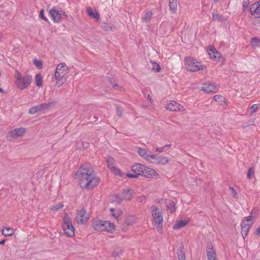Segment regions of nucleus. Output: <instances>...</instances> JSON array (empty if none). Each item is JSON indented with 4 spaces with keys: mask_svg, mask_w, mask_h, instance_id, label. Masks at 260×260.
I'll return each instance as SVG.
<instances>
[{
    "mask_svg": "<svg viewBox=\"0 0 260 260\" xmlns=\"http://www.w3.org/2000/svg\"><path fill=\"white\" fill-rule=\"evenodd\" d=\"M76 176L82 188H93L99 183L100 179L95 176L92 169L88 165L82 166L77 172Z\"/></svg>",
    "mask_w": 260,
    "mask_h": 260,
    "instance_id": "f257e3e1",
    "label": "nucleus"
},
{
    "mask_svg": "<svg viewBox=\"0 0 260 260\" xmlns=\"http://www.w3.org/2000/svg\"><path fill=\"white\" fill-rule=\"evenodd\" d=\"M69 71L70 68L64 62L57 65L54 74L52 76L56 86L60 87L66 82L67 79L66 75L69 73Z\"/></svg>",
    "mask_w": 260,
    "mask_h": 260,
    "instance_id": "f03ea898",
    "label": "nucleus"
},
{
    "mask_svg": "<svg viewBox=\"0 0 260 260\" xmlns=\"http://www.w3.org/2000/svg\"><path fill=\"white\" fill-rule=\"evenodd\" d=\"M150 212L153 219V223L157 230L161 233L162 226L164 221L162 210L158 207L152 205L150 207Z\"/></svg>",
    "mask_w": 260,
    "mask_h": 260,
    "instance_id": "7ed1b4c3",
    "label": "nucleus"
},
{
    "mask_svg": "<svg viewBox=\"0 0 260 260\" xmlns=\"http://www.w3.org/2000/svg\"><path fill=\"white\" fill-rule=\"evenodd\" d=\"M185 68L189 72H198L200 70H204L206 67L201 62L197 61L195 58L191 57H186L184 59Z\"/></svg>",
    "mask_w": 260,
    "mask_h": 260,
    "instance_id": "20e7f679",
    "label": "nucleus"
},
{
    "mask_svg": "<svg viewBox=\"0 0 260 260\" xmlns=\"http://www.w3.org/2000/svg\"><path fill=\"white\" fill-rule=\"evenodd\" d=\"M92 225L97 231H107L112 233L115 230L114 224L110 221L95 219L93 221Z\"/></svg>",
    "mask_w": 260,
    "mask_h": 260,
    "instance_id": "39448f33",
    "label": "nucleus"
},
{
    "mask_svg": "<svg viewBox=\"0 0 260 260\" xmlns=\"http://www.w3.org/2000/svg\"><path fill=\"white\" fill-rule=\"evenodd\" d=\"M15 84L17 88L20 90H23L28 87L31 82L32 77L29 75L22 76L18 71L15 72Z\"/></svg>",
    "mask_w": 260,
    "mask_h": 260,
    "instance_id": "423d86ee",
    "label": "nucleus"
},
{
    "mask_svg": "<svg viewBox=\"0 0 260 260\" xmlns=\"http://www.w3.org/2000/svg\"><path fill=\"white\" fill-rule=\"evenodd\" d=\"M62 230L69 237H72L75 235V229L73 225L71 217L68 213L64 215L62 222Z\"/></svg>",
    "mask_w": 260,
    "mask_h": 260,
    "instance_id": "0eeeda50",
    "label": "nucleus"
},
{
    "mask_svg": "<svg viewBox=\"0 0 260 260\" xmlns=\"http://www.w3.org/2000/svg\"><path fill=\"white\" fill-rule=\"evenodd\" d=\"M133 194V190L129 189L124 190L120 194L114 196L113 201L120 203L124 201H129L131 199Z\"/></svg>",
    "mask_w": 260,
    "mask_h": 260,
    "instance_id": "6e6552de",
    "label": "nucleus"
},
{
    "mask_svg": "<svg viewBox=\"0 0 260 260\" xmlns=\"http://www.w3.org/2000/svg\"><path fill=\"white\" fill-rule=\"evenodd\" d=\"M49 14L55 23H59L63 17H67V15L64 11L57 9L55 7L49 10Z\"/></svg>",
    "mask_w": 260,
    "mask_h": 260,
    "instance_id": "1a4fd4ad",
    "label": "nucleus"
},
{
    "mask_svg": "<svg viewBox=\"0 0 260 260\" xmlns=\"http://www.w3.org/2000/svg\"><path fill=\"white\" fill-rule=\"evenodd\" d=\"M144 165L140 164H137L132 167V171L134 174L126 173L125 174L124 178L128 177L131 178H137L139 176H142L143 172Z\"/></svg>",
    "mask_w": 260,
    "mask_h": 260,
    "instance_id": "9d476101",
    "label": "nucleus"
},
{
    "mask_svg": "<svg viewBox=\"0 0 260 260\" xmlns=\"http://www.w3.org/2000/svg\"><path fill=\"white\" fill-rule=\"evenodd\" d=\"M107 165L108 168L115 175H118L120 177H124L125 173L122 172L118 169L115 163L113 158L110 156H108L106 158Z\"/></svg>",
    "mask_w": 260,
    "mask_h": 260,
    "instance_id": "9b49d317",
    "label": "nucleus"
},
{
    "mask_svg": "<svg viewBox=\"0 0 260 260\" xmlns=\"http://www.w3.org/2000/svg\"><path fill=\"white\" fill-rule=\"evenodd\" d=\"M26 133V129L23 127L15 128L10 131L7 138L10 141H14L18 137H23Z\"/></svg>",
    "mask_w": 260,
    "mask_h": 260,
    "instance_id": "f8f14e48",
    "label": "nucleus"
},
{
    "mask_svg": "<svg viewBox=\"0 0 260 260\" xmlns=\"http://www.w3.org/2000/svg\"><path fill=\"white\" fill-rule=\"evenodd\" d=\"M89 219V215L84 209L77 210L75 220L77 223L83 224L86 222Z\"/></svg>",
    "mask_w": 260,
    "mask_h": 260,
    "instance_id": "ddd939ff",
    "label": "nucleus"
},
{
    "mask_svg": "<svg viewBox=\"0 0 260 260\" xmlns=\"http://www.w3.org/2000/svg\"><path fill=\"white\" fill-rule=\"evenodd\" d=\"M252 224L251 216H249L244 219L241 223V234L244 239L248 235L249 230Z\"/></svg>",
    "mask_w": 260,
    "mask_h": 260,
    "instance_id": "4468645a",
    "label": "nucleus"
},
{
    "mask_svg": "<svg viewBox=\"0 0 260 260\" xmlns=\"http://www.w3.org/2000/svg\"><path fill=\"white\" fill-rule=\"evenodd\" d=\"M51 103H44L35 107H33L29 109V113L30 114H34L38 112H43L49 109L51 106Z\"/></svg>",
    "mask_w": 260,
    "mask_h": 260,
    "instance_id": "2eb2a0df",
    "label": "nucleus"
},
{
    "mask_svg": "<svg viewBox=\"0 0 260 260\" xmlns=\"http://www.w3.org/2000/svg\"><path fill=\"white\" fill-rule=\"evenodd\" d=\"M166 108L169 111H181L183 112L185 109L183 106L179 103L174 101H171L167 104L166 106Z\"/></svg>",
    "mask_w": 260,
    "mask_h": 260,
    "instance_id": "dca6fc26",
    "label": "nucleus"
},
{
    "mask_svg": "<svg viewBox=\"0 0 260 260\" xmlns=\"http://www.w3.org/2000/svg\"><path fill=\"white\" fill-rule=\"evenodd\" d=\"M154 157L151 158V161L149 162L157 165H166L169 162L168 158L166 156H158L156 155H152Z\"/></svg>",
    "mask_w": 260,
    "mask_h": 260,
    "instance_id": "f3484780",
    "label": "nucleus"
},
{
    "mask_svg": "<svg viewBox=\"0 0 260 260\" xmlns=\"http://www.w3.org/2000/svg\"><path fill=\"white\" fill-rule=\"evenodd\" d=\"M250 12L252 16L260 18V1L253 4L250 6Z\"/></svg>",
    "mask_w": 260,
    "mask_h": 260,
    "instance_id": "a211bd4d",
    "label": "nucleus"
},
{
    "mask_svg": "<svg viewBox=\"0 0 260 260\" xmlns=\"http://www.w3.org/2000/svg\"><path fill=\"white\" fill-rule=\"evenodd\" d=\"M202 90L207 93L215 92L217 90V87L214 83H207L203 85Z\"/></svg>",
    "mask_w": 260,
    "mask_h": 260,
    "instance_id": "6ab92c4d",
    "label": "nucleus"
},
{
    "mask_svg": "<svg viewBox=\"0 0 260 260\" xmlns=\"http://www.w3.org/2000/svg\"><path fill=\"white\" fill-rule=\"evenodd\" d=\"M207 256L208 260L216 259V254L215 251L213 249L211 243L208 244L207 247Z\"/></svg>",
    "mask_w": 260,
    "mask_h": 260,
    "instance_id": "aec40b11",
    "label": "nucleus"
},
{
    "mask_svg": "<svg viewBox=\"0 0 260 260\" xmlns=\"http://www.w3.org/2000/svg\"><path fill=\"white\" fill-rule=\"evenodd\" d=\"M144 169H143L142 176H144L145 177H152L153 176L157 175L156 172L153 169L146 167L145 166H144Z\"/></svg>",
    "mask_w": 260,
    "mask_h": 260,
    "instance_id": "412c9836",
    "label": "nucleus"
},
{
    "mask_svg": "<svg viewBox=\"0 0 260 260\" xmlns=\"http://www.w3.org/2000/svg\"><path fill=\"white\" fill-rule=\"evenodd\" d=\"M139 154L148 161H151V158L154 157L152 155L147 153V150L142 148H139L138 149Z\"/></svg>",
    "mask_w": 260,
    "mask_h": 260,
    "instance_id": "4be33fe9",
    "label": "nucleus"
},
{
    "mask_svg": "<svg viewBox=\"0 0 260 260\" xmlns=\"http://www.w3.org/2000/svg\"><path fill=\"white\" fill-rule=\"evenodd\" d=\"M86 12L89 16L91 18L99 20L100 18V15L96 11H93L92 8L90 7H87L86 8Z\"/></svg>",
    "mask_w": 260,
    "mask_h": 260,
    "instance_id": "5701e85b",
    "label": "nucleus"
},
{
    "mask_svg": "<svg viewBox=\"0 0 260 260\" xmlns=\"http://www.w3.org/2000/svg\"><path fill=\"white\" fill-rule=\"evenodd\" d=\"M166 204L167 210L170 213H173L176 211V208L174 202L171 200H167L166 201Z\"/></svg>",
    "mask_w": 260,
    "mask_h": 260,
    "instance_id": "b1692460",
    "label": "nucleus"
},
{
    "mask_svg": "<svg viewBox=\"0 0 260 260\" xmlns=\"http://www.w3.org/2000/svg\"><path fill=\"white\" fill-rule=\"evenodd\" d=\"M2 233L5 237L11 236L15 234V230L12 228L6 227L2 230Z\"/></svg>",
    "mask_w": 260,
    "mask_h": 260,
    "instance_id": "393cba45",
    "label": "nucleus"
},
{
    "mask_svg": "<svg viewBox=\"0 0 260 260\" xmlns=\"http://www.w3.org/2000/svg\"><path fill=\"white\" fill-rule=\"evenodd\" d=\"M188 220L177 221L173 225V229L174 230H179L183 227H184L188 223Z\"/></svg>",
    "mask_w": 260,
    "mask_h": 260,
    "instance_id": "a878e982",
    "label": "nucleus"
},
{
    "mask_svg": "<svg viewBox=\"0 0 260 260\" xmlns=\"http://www.w3.org/2000/svg\"><path fill=\"white\" fill-rule=\"evenodd\" d=\"M110 211L112 216L116 219H117L122 214V211L120 209L111 208Z\"/></svg>",
    "mask_w": 260,
    "mask_h": 260,
    "instance_id": "bb28decb",
    "label": "nucleus"
},
{
    "mask_svg": "<svg viewBox=\"0 0 260 260\" xmlns=\"http://www.w3.org/2000/svg\"><path fill=\"white\" fill-rule=\"evenodd\" d=\"M208 53L210 57L214 60H217L220 57V53L215 49H210Z\"/></svg>",
    "mask_w": 260,
    "mask_h": 260,
    "instance_id": "cd10ccee",
    "label": "nucleus"
},
{
    "mask_svg": "<svg viewBox=\"0 0 260 260\" xmlns=\"http://www.w3.org/2000/svg\"><path fill=\"white\" fill-rule=\"evenodd\" d=\"M169 8L172 13H176L177 8V0H169Z\"/></svg>",
    "mask_w": 260,
    "mask_h": 260,
    "instance_id": "c85d7f7f",
    "label": "nucleus"
},
{
    "mask_svg": "<svg viewBox=\"0 0 260 260\" xmlns=\"http://www.w3.org/2000/svg\"><path fill=\"white\" fill-rule=\"evenodd\" d=\"M152 13L151 11H147L145 12L142 16V20L143 22H149L152 18Z\"/></svg>",
    "mask_w": 260,
    "mask_h": 260,
    "instance_id": "c756f323",
    "label": "nucleus"
},
{
    "mask_svg": "<svg viewBox=\"0 0 260 260\" xmlns=\"http://www.w3.org/2000/svg\"><path fill=\"white\" fill-rule=\"evenodd\" d=\"M137 218L132 215H128L125 219V223L128 225H132L137 221Z\"/></svg>",
    "mask_w": 260,
    "mask_h": 260,
    "instance_id": "7c9ffc66",
    "label": "nucleus"
},
{
    "mask_svg": "<svg viewBox=\"0 0 260 260\" xmlns=\"http://www.w3.org/2000/svg\"><path fill=\"white\" fill-rule=\"evenodd\" d=\"M35 82L38 87H41L42 85V76L41 74H38L35 76Z\"/></svg>",
    "mask_w": 260,
    "mask_h": 260,
    "instance_id": "2f4dec72",
    "label": "nucleus"
},
{
    "mask_svg": "<svg viewBox=\"0 0 260 260\" xmlns=\"http://www.w3.org/2000/svg\"><path fill=\"white\" fill-rule=\"evenodd\" d=\"M177 255L179 260H185V252L183 248H181L178 250Z\"/></svg>",
    "mask_w": 260,
    "mask_h": 260,
    "instance_id": "473e14b6",
    "label": "nucleus"
},
{
    "mask_svg": "<svg viewBox=\"0 0 260 260\" xmlns=\"http://www.w3.org/2000/svg\"><path fill=\"white\" fill-rule=\"evenodd\" d=\"M251 44L253 48L258 47L260 44V39L256 38H252L251 40Z\"/></svg>",
    "mask_w": 260,
    "mask_h": 260,
    "instance_id": "72a5a7b5",
    "label": "nucleus"
},
{
    "mask_svg": "<svg viewBox=\"0 0 260 260\" xmlns=\"http://www.w3.org/2000/svg\"><path fill=\"white\" fill-rule=\"evenodd\" d=\"M254 173H255L254 169L252 167L248 169L247 173V178L249 180H251L254 177Z\"/></svg>",
    "mask_w": 260,
    "mask_h": 260,
    "instance_id": "f704fd0d",
    "label": "nucleus"
},
{
    "mask_svg": "<svg viewBox=\"0 0 260 260\" xmlns=\"http://www.w3.org/2000/svg\"><path fill=\"white\" fill-rule=\"evenodd\" d=\"M63 207V204L61 203H59L57 204H56V205L52 206L51 209V210L54 211H57L58 210L62 208Z\"/></svg>",
    "mask_w": 260,
    "mask_h": 260,
    "instance_id": "c9c22d12",
    "label": "nucleus"
},
{
    "mask_svg": "<svg viewBox=\"0 0 260 260\" xmlns=\"http://www.w3.org/2000/svg\"><path fill=\"white\" fill-rule=\"evenodd\" d=\"M160 69V66L159 64H158L156 62H153L152 63V70L154 71L155 72H159Z\"/></svg>",
    "mask_w": 260,
    "mask_h": 260,
    "instance_id": "e433bc0d",
    "label": "nucleus"
},
{
    "mask_svg": "<svg viewBox=\"0 0 260 260\" xmlns=\"http://www.w3.org/2000/svg\"><path fill=\"white\" fill-rule=\"evenodd\" d=\"M213 99L217 101V102H224L225 101V98L221 96V95H215L213 97Z\"/></svg>",
    "mask_w": 260,
    "mask_h": 260,
    "instance_id": "4c0bfd02",
    "label": "nucleus"
},
{
    "mask_svg": "<svg viewBox=\"0 0 260 260\" xmlns=\"http://www.w3.org/2000/svg\"><path fill=\"white\" fill-rule=\"evenodd\" d=\"M34 64L39 69H41L42 68V61L37 59L36 58L34 59Z\"/></svg>",
    "mask_w": 260,
    "mask_h": 260,
    "instance_id": "58836bf2",
    "label": "nucleus"
},
{
    "mask_svg": "<svg viewBox=\"0 0 260 260\" xmlns=\"http://www.w3.org/2000/svg\"><path fill=\"white\" fill-rule=\"evenodd\" d=\"M221 16L218 14L213 13H212V19L214 20H220Z\"/></svg>",
    "mask_w": 260,
    "mask_h": 260,
    "instance_id": "ea45409f",
    "label": "nucleus"
},
{
    "mask_svg": "<svg viewBox=\"0 0 260 260\" xmlns=\"http://www.w3.org/2000/svg\"><path fill=\"white\" fill-rule=\"evenodd\" d=\"M103 27L106 30H110L113 28V27L112 26H110L108 23H106V22L103 23Z\"/></svg>",
    "mask_w": 260,
    "mask_h": 260,
    "instance_id": "a19ab883",
    "label": "nucleus"
},
{
    "mask_svg": "<svg viewBox=\"0 0 260 260\" xmlns=\"http://www.w3.org/2000/svg\"><path fill=\"white\" fill-rule=\"evenodd\" d=\"M170 146V145H165V146L164 147H157L156 148L155 150V152H164L165 151V147H167V146Z\"/></svg>",
    "mask_w": 260,
    "mask_h": 260,
    "instance_id": "79ce46f5",
    "label": "nucleus"
},
{
    "mask_svg": "<svg viewBox=\"0 0 260 260\" xmlns=\"http://www.w3.org/2000/svg\"><path fill=\"white\" fill-rule=\"evenodd\" d=\"M258 106L257 104L253 105L250 108L251 112L252 113L255 112L257 110V109H258Z\"/></svg>",
    "mask_w": 260,
    "mask_h": 260,
    "instance_id": "37998d69",
    "label": "nucleus"
},
{
    "mask_svg": "<svg viewBox=\"0 0 260 260\" xmlns=\"http://www.w3.org/2000/svg\"><path fill=\"white\" fill-rule=\"evenodd\" d=\"M43 12H44V10H42L41 11H40V16L41 17V18L42 19H43L44 20H45V21L47 22L48 20V19L44 16V14H43Z\"/></svg>",
    "mask_w": 260,
    "mask_h": 260,
    "instance_id": "c03bdc74",
    "label": "nucleus"
},
{
    "mask_svg": "<svg viewBox=\"0 0 260 260\" xmlns=\"http://www.w3.org/2000/svg\"><path fill=\"white\" fill-rule=\"evenodd\" d=\"M230 189L231 191V194H232V196L234 197H235L237 194V191H236V190L232 187H230Z\"/></svg>",
    "mask_w": 260,
    "mask_h": 260,
    "instance_id": "a18cd8bd",
    "label": "nucleus"
},
{
    "mask_svg": "<svg viewBox=\"0 0 260 260\" xmlns=\"http://www.w3.org/2000/svg\"><path fill=\"white\" fill-rule=\"evenodd\" d=\"M121 253V250H118L117 251H114L113 253V256L114 257L118 256L119 255V254H120Z\"/></svg>",
    "mask_w": 260,
    "mask_h": 260,
    "instance_id": "49530a36",
    "label": "nucleus"
},
{
    "mask_svg": "<svg viewBox=\"0 0 260 260\" xmlns=\"http://www.w3.org/2000/svg\"><path fill=\"white\" fill-rule=\"evenodd\" d=\"M116 112L118 116H121L122 115V111L120 108L117 107L116 109Z\"/></svg>",
    "mask_w": 260,
    "mask_h": 260,
    "instance_id": "de8ad7c7",
    "label": "nucleus"
},
{
    "mask_svg": "<svg viewBox=\"0 0 260 260\" xmlns=\"http://www.w3.org/2000/svg\"><path fill=\"white\" fill-rule=\"evenodd\" d=\"M113 87L114 88V89H116V90H121L123 89L122 87L120 86H119V85H115V84H114V85H113Z\"/></svg>",
    "mask_w": 260,
    "mask_h": 260,
    "instance_id": "09e8293b",
    "label": "nucleus"
},
{
    "mask_svg": "<svg viewBox=\"0 0 260 260\" xmlns=\"http://www.w3.org/2000/svg\"><path fill=\"white\" fill-rule=\"evenodd\" d=\"M145 198L144 196L140 197L138 198V201L140 202H142L145 200Z\"/></svg>",
    "mask_w": 260,
    "mask_h": 260,
    "instance_id": "8fccbe9b",
    "label": "nucleus"
},
{
    "mask_svg": "<svg viewBox=\"0 0 260 260\" xmlns=\"http://www.w3.org/2000/svg\"><path fill=\"white\" fill-rule=\"evenodd\" d=\"M248 5V2H247V1L243 2V6L244 8L247 7Z\"/></svg>",
    "mask_w": 260,
    "mask_h": 260,
    "instance_id": "3c124183",
    "label": "nucleus"
},
{
    "mask_svg": "<svg viewBox=\"0 0 260 260\" xmlns=\"http://www.w3.org/2000/svg\"><path fill=\"white\" fill-rule=\"evenodd\" d=\"M6 240H2L1 241H0V245H3L4 244Z\"/></svg>",
    "mask_w": 260,
    "mask_h": 260,
    "instance_id": "603ef678",
    "label": "nucleus"
},
{
    "mask_svg": "<svg viewBox=\"0 0 260 260\" xmlns=\"http://www.w3.org/2000/svg\"><path fill=\"white\" fill-rule=\"evenodd\" d=\"M257 233L258 235H260V226H259V228L257 229Z\"/></svg>",
    "mask_w": 260,
    "mask_h": 260,
    "instance_id": "864d4df0",
    "label": "nucleus"
},
{
    "mask_svg": "<svg viewBox=\"0 0 260 260\" xmlns=\"http://www.w3.org/2000/svg\"><path fill=\"white\" fill-rule=\"evenodd\" d=\"M0 91L2 92V93H3L4 92V91L3 90L0 88Z\"/></svg>",
    "mask_w": 260,
    "mask_h": 260,
    "instance_id": "5fc2aeb1",
    "label": "nucleus"
},
{
    "mask_svg": "<svg viewBox=\"0 0 260 260\" xmlns=\"http://www.w3.org/2000/svg\"><path fill=\"white\" fill-rule=\"evenodd\" d=\"M148 99H149V100H150V95H148Z\"/></svg>",
    "mask_w": 260,
    "mask_h": 260,
    "instance_id": "6e6d98bb",
    "label": "nucleus"
}]
</instances>
